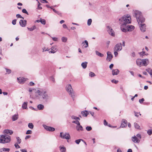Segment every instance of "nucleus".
<instances>
[{
	"label": "nucleus",
	"instance_id": "39448f33",
	"mask_svg": "<svg viewBox=\"0 0 152 152\" xmlns=\"http://www.w3.org/2000/svg\"><path fill=\"white\" fill-rule=\"evenodd\" d=\"M11 140V137L10 136L6 134L1 135L0 137V143H6L10 142Z\"/></svg>",
	"mask_w": 152,
	"mask_h": 152
},
{
	"label": "nucleus",
	"instance_id": "4468645a",
	"mask_svg": "<svg viewBox=\"0 0 152 152\" xmlns=\"http://www.w3.org/2000/svg\"><path fill=\"white\" fill-rule=\"evenodd\" d=\"M119 72V70L118 69H113L112 70V74L113 75H118Z\"/></svg>",
	"mask_w": 152,
	"mask_h": 152
},
{
	"label": "nucleus",
	"instance_id": "2eb2a0df",
	"mask_svg": "<svg viewBox=\"0 0 152 152\" xmlns=\"http://www.w3.org/2000/svg\"><path fill=\"white\" fill-rule=\"evenodd\" d=\"M17 80L18 83H23L26 80L25 78L21 77L18 78Z\"/></svg>",
	"mask_w": 152,
	"mask_h": 152
},
{
	"label": "nucleus",
	"instance_id": "7ed1b4c3",
	"mask_svg": "<svg viewBox=\"0 0 152 152\" xmlns=\"http://www.w3.org/2000/svg\"><path fill=\"white\" fill-rule=\"evenodd\" d=\"M35 90V93L38 94L37 96L39 99L44 102H47L50 99V95L45 89L39 88Z\"/></svg>",
	"mask_w": 152,
	"mask_h": 152
},
{
	"label": "nucleus",
	"instance_id": "9b49d317",
	"mask_svg": "<svg viewBox=\"0 0 152 152\" xmlns=\"http://www.w3.org/2000/svg\"><path fill=\"white\" fill-rule=\"evenodd\" d=\"M27 21L26 20H21L19 22L20 25L22 27H25L26 25Z\"/></svg>",
	"mask_w": 152,
	"mask_h": 152
},
{
	"label": "nucleus",
	"instance_id": "774afa93",
	"mask_svg": "<svg viewBox=\"0 0 152 152\" xmlns=\"http://www.w3.org/2000/svg\"><path fill=\"white\" fill-rule=\"evenodd\" d=\"M29 84H30V86H33L34 85V83L33 82H31L29 83Z\"/></svg>",
	"mask_w": 152,
	"mask_h": 152
},
{
	"label": "nucleus",
	"instance_id": "680f3d73",
	"mask_svg": "<svg viewBox=\"0 0 152 152\" xmlns=\"http://www.w3.org/2000/svg\"><path fill=\"white\" fill-rule=\"evenodd\" d=\"M31 137V136L30 135H27L26 136V137H25V139L26 140H27L28 139H29V138H30Z\"/></svg>",
	"mask_w": 152,
	"mask_h": 152
},
{
	"label": "nucleus",
	"instance_id": "dca6fc26",
	"mask_svg": "<svg viewBox=\"0 0 152 152\" xmlns=\"http://www.w3.org/2000/svg\"><path fill=\"white\" fill-rule=\"evenodd\" d=\"M3 132L4 134H12L13 131L9 129H5L4 130Z\"/></svg>",
	"mask_w": 152,
	"mask_h": 152
},
{
	"label": "nucleus",
	"instance_id": "393cba45",
	"mask_svg": "<svg viewBox=\"0 0 152 152\" xmlns=\"http://www.w3.org/2000/svg\"><path fill=\"white\" fill-rule=\"evenodd\" d=\"M87 63V62H85L81 64V66L83 69H85L86 68Z\"/></svg>",
	"mask_w": 152,
	"mask_h": 152
},
{
	"label": "nucleus",
	"instance_id": "6e6552de",
	"mask_svg": "<svg viewBox=\"0 0 152 152\" xmlns=\"http://www.w3.org/2000/svg\"><path fill=\"white\" fill-rule=\"evenodd\" d=\"M107 31L108 32L109 34L113 37L115 36V34L114 32L111 27L109 26H107Z\"/></svg>",
	"mask_w": 152,
	"mask_h": 152
},
{
	"label": "nucleus",
	"instance_id": "a18cd8bd",
	"mask_svg": "<svg viewBox=\"0 0 152 152\" xmlns=\"http://www.w3.org/2000/svg\"><path fill=\"white\" fill-rule=\"evenodd\" d=\"M16 17L18 18H21L23 19H24V18L22 17L20 14H17L16 15Z\"/></svg>",
	"mask_w": 152,
	"mask_h": 152
},
{
	"label": "nucleus",
	"instance_id": "338daca9",
	"mask_svg": "<svg viewBox=\"0 0 152 152\" xmlns=\"http://www.w3.org/2000/svg\"><path fill=\"white\" fill-rule=\"evenodd\" d=\"M113 64H111L109 66V68L110 69H111L113 67Z\"/></svg>",
	"mask_w": 152,
	"mask_h": 152
},
{
	"label": "nucleus",
	"instance_id": "8fccbe9b",
	"mask_svg": "<svg viewBox=\"0 0 152 152\" xmlns=\"http://www.w3.org/2000/svg\"><path fill=\"white\" fill-rule=\"evenodd\" d=\"M16 20L14 19L13 20L12 22V23L13 25H15L16 24Z\"/></svg>",
	"mask_w": 152,
	"mask_h": 152
},
{
	"label": "nucleus",
	"instance_id": "ea45409f",
	"mask_svg": "<svg viewBox=\"0 0 152 152\" xmlns=\"http://www.w3.org/2000/svg\"><path fill=\"white\" fill-rule=\"evenodd\" d=\"M55 130V129L54 128L49 126V130L48 131H51V132H53Z\"/></svg>",
	"mask_w": 152,
	"mask_h": 152
},
{
	"label": "nucleus",
	"instance_id": "cd10ccee",
	"mask_svg": "<svg viewBox=\"0 0 152 152\" xmlns=\"http://www.w3.org/2000/svg\"><path fill=\"white\" fill-rule=\"evenodd\" d=\"M27 28L29 31H32L36 28V27L35 26H34L31 28L27 27Z\"/></svg>",
	"mask_w": 152,
	"mask_h": 152
},
{
	"label": "nucleus",
	"instance_id": "de8ad7c7",
	"mask_svg": "<svg viewBox=\"0 0 152 152\" xmlns=\"http://www.w3.org/2000/svg\"><path fill=\"white\" fill-rule=\"evenodd\" d=\"M32 133V132L31 130H28L26 132V134H31Z\"/></svg>",
	"mask_w": 152,
	"mask_h": 152
},
{
	"label": "nucleus",
	"instance_id": "c85d7f7f",
	"mask_svg": "<svg viewBox=\"0 0 152 152\" xmlns=\"http://www.w3.org/2000/svg\"><path fill=\"white\" fill-rule=\"evenodd\" d=\"M134 127L136 129H139V128L140 127V126H139V125L136 123H134Z\"/></svg>",
	"mask_w": 152,
	"mask_h": 152
},
{
	"label": "nucleus",
	"instance_id": "c03bdc74",
	"mask_svg": "<svg viewBox=\"0 0 152 152\" xmlns=\"http://www.w3.org/2000/svg\"><path fill=\"white\" fill-rule=\"evenodd\" d=\"M22 12L23 13H26V14H27L28 15V12L26 11V9H22Z\"/></svg>",
	"mask_w": 152,
	"mask_h": 152
},
{
	"label": "nucleus",
	"instance_id": "b1692460",
	"mask_svg": "<svg viewBox=\"0 0 152 152\" xmlns=\"http://www.w3.org/2000/svg\"><path fill=\"white\" fill-rule=\"evenodd\" d=\"M146 71L150 74L152 77V69L149 68L146 69Z\"/></svg>",
	"mask_w": 152,
	"mask_h": 152
},
{
	"label": "nucleus",
	"instance_id": "49530a36",
	"mask_svg": "<svg viewBox=\"0 0 152 152\" xmlns=\"http://www.w3.org/2000/svg\"><path fill=\"white\" fill-rule=\"evenodd\" d=\"M134 113L135 116L137 117H138L139 116V115H141V114L135 112V111H134Z\"/></svg>",
	"mask_w": 152,
	"mask_h": 152
},
{
	"label": "nucleus",
	"instance_id": "473e14b6",
	"mask_svg": "<svg viewBox=\"0 0 152 152\" xmlns=\"http://www.w3.org/2000/svg\"><path fill=\"white\" fill-rule=\"evenodd\" d=\"M60 150L61 152H66V148L65 147H62L60 148Z\"/></svg>",
	"mask_w": 152,
	"mask_h": 152
},
{
	"label": "nucleus",
	"instance_id": "4be33fe9",
	"mask_svg": "<svg viewBox=\"0 0 152 152\" xmlns=\"http://www.w3.org/2000/svg\"><path fill=\"white\" fill-rule=\"evenodd\" d=\"M81 114L83 116L86 117L88 114V113L87 110H85L81 112Z\"/></svg>",
	"mask_w": 152,
	"mask_h": 152
},
{
	"label": "nucleus",
	"instance_id": "6e6d98bb",
	"mask_svg": "<svg viewBox=\"0 0 152 152\" xmlns=\"http://www.w3.org/2000/svg\"><path fill=\"white\" fill-rule=\"evenodd\" d=\"M107 122L105 120H104V124L105 126H107Z\"/></svg>",
	"mask_w": 152,
	"mask_h": 152
},
{
	"label": "nucleus",
	"instance_id": "6ab92c4d",
	"mask_svg": "<svg viewBox=\"0 0 152 152\" xmlns=\"http://www.w3.org/2000/svg\"><path fill=\"white\" fill-rule=\"evenodd\" d=\"M37 107L39 110H42L44 109V107L43 104H39L37 105Z\"/></svg>",
	"mask_w": 152,
	"mask_h": 152
},
{
	"label": "nucleus",
	"instance_id": "58836bf2",
	"mask_svg": "<svg viewBox=\"0 0 152 152\" xmlns=\"http://www.w3.org/2000/svg\"><path fill=\"white\" fill-rule=\"evenodd\" d=\"M17 140V143L20 144L21 142V140L20 138L18 137L16 138Z\"/></svg>",
	"mask_w": 152,
	"mask_h": 152
},
{
	"label": "nucleus",
	"instance_id": "ddd939ff",
	"mask_svg": "<svg viewBox=\"0 0 152 152\" xmlns=\"http://www.w3.org/2000/svg\"><path fill=\"white\" fill-rule=\"evenodd\" d=\"M122 123L121 127L122 128L125 127L127 125V122L125 119H123L122 120Z\"/></svg>",
	"mask_w": 152,
	"mask_h": 152
},
{
	"label": "nucleus",
	"instance_id": "2f4dec72",
	"mask_svg": "<svg viewBox=\"0 0 152 152\" xmlns=\"http://www.w3.org/2000/svg\"><path fill=\"white\" fill-rule=\"evenodd\" d=\"M40 21L41 23L45 25L46 23V21L45 19H42V18H40Z\"/></svg>",
	"mask_w": 152,
	"mask_h": 152
},
{
	"label": "nucleus",
	"instance_id": "e2e57ef3",
	"mask_svg": "<svg viewBox=\"0 0 152 152\" xmlns=\"http://www.w3.org/2000/svg\"><path fill=\"white\" fill-rule=\"evenodd\" d=\"M41 2L43 3H48V1L46 0H42V1H41Z\"/></svg>",
	"mask_w": 152,
	"mask_h": 152
},
{
	"label": "nucleus",
	"instance_id": "79ce46f5",
	"mask_svg": "<svg viewBox=\"0 0 152 152\" xmlns=\"http://www.w3.org/2000/svg\"><path fill=\"white\" fill-rule=\"evenodd\" d=\"M43 126L44 127V128L47 131H48V130H49V126H48L45 125H43Z\"/></svg>",
	"mask_w": 152,
	"mask_h": 152
},
{
	"label": "nucleus",
	"instance_id": "5fc2aeb1",
	"mask_svg": "<svg viewBox=\"0 0 152 152\" xmlns=\"http://www.w3.org/2000/svg\"><path fill=\"white\" fill-rule=\"evenodd\" d=\"M77 117L75 115H72L71 116V118L72 119L76 120Z\"/></svg>",
	"mask_w": 152,
	"mask_h": 152
},
{
	"label": "nucleus",
	"instance_id": "7c9ffc66",
	"mask_svg": "<svg viewBox=\"0 0 152 152\" xmlns=\"http://www.w3.org/2000/svg\"><path fill=\"white\" fill-rule=\"evenodd\" d=\"M67 38L65 37H63L61 38V40L62 42H66L67 40Z\"/></svg>",
	"mask_w": 152,
	"mask_h": 152
},
{
	"label": "nucleus",
	"instance_id": "a19ab883",
	"mask_svg": "<svg viewBox=\"0 0 152 152\" xmlns=\"http://www.w3.org/2000/svg\"><path fill=\"white\" fill-rule=\"evenodd\" d=\"M86 129L87 131H90L92 129V127L91 126H87L86 127Z\"/></svg>",
	"mask_w": 152,
	"mask_h": 152
},
{
	"label": "nucleus",
	"instance_id": "9d476101",
	"mask_svg": "<svg viewBox=\"0 0 152 152\" xmlns=\"http://www.w3.org/2000/svg\"><path fill=\"white\" fill-rule=\"evenodd\" d=\"M107 57L106 60L110 61L113 57V56L112 54L111 53L110 51H108L107 53Z\"/></svg>",
	"mask_w": 152,
	"mask_h": 152
},
{
	"label": "nucleus",
	"instance_id": "412c9836",
	"mask_svg": "<svg viewBox=\"0 0 152 152\" xmlns=\"http://www.w3.org/2000/svg\"><path fill=\"white\" fill-rule=\"evenodd\" d=\"M12 118L13 121L17 120L18 118V114H15L13 115L12 117Z\"/></svg>",
	"mask_w": 152,
	"mask_h": 152
},
{
	"label": "nucleus",
	"instance_id": "c9c22d12",
	"mask_svg": "<svg viewBox=\"0 0 152 152\" xmlns=\"http://www.w3.org/2000/svg\"><path fill=\"white\" fill-rule=\"evenodd\" d=\"M89 75L91 77H92L95 76V74L92 72H91L89 74Z\"/></svg>",
	"mask_w": 152,
	"mask_h": 152
},
{
	"label": "nucleus",
	"instance_id": "bf43d9fd",
	"mask_svg": "<svg viewBox=\"0 0 152 152\" xmlns=\"http://www.w3.org/2000/svg\"><path fill=\"white\" fill-rule=\"evenodd\" d=\"M52 39L53 40L55 41H56L58 40V39L57 38L54 37H52Z\"/></svg>",
	"mask_w": 152,
	"mask_h": 152
},
{
	"label": "nucleus",
	"instance_id": "09e8293b",
	"mask_svg": "<svg viewBox=\"0 0 152 152\" xmlns=\"http://www.w3.org/2000/svg\"><path fill=\"white\" fill-rule=\"evenodd\" d=\"M111 82L113 83H114L115 84H117V83L118 81V80H115L113 79L111 80Z\"/></svg>",
	"mask_w": 152,
	"mask_h": 152
},
{
	"label": "nucleus",
	"instance_id": "a878e982",
	"mask_svg": "<svg viewBox=\"0 0 152 152\" xmlns=\"http://www.w3.org/2000/svg\"><path fill=\"white\" fill-rule=\"evenodd\" d=\"M95 52H96V55L99 57H102L104 56L103 54H102L100 53V52H99V51H96Z\"/></svg>",
	"mask_w": 152,
	"mask_h": 152
},
{
	"label": "nucleus",
	"instance_id": "5701e85b",
	"mask_svg": "<svg viewBox=\"0 0 152 152\" xmlns=\"http://www.w3.org/2000/svg\"><path fill=\"white\" fill-rule=\"evenodd\" d=\"M27 103H28L27 102H24L23 103L22 105L23 109H27Z\"/></svg>",
	"mask_w": 152,
	"mask_h": 152
},
{
	"label": "nucleus",
	"instance_id": "bb28decb",
	"mask_svg": "<svg viewBox=\"0 0 152 152\" xmlns=\"http://www.w3.org/2000/svg\"><path fill=\"white\" fill-rule=\"evenodd\" d=\"M28 126L30 129H33L34 128V125L31 123H30L28 124Z\"/></svg>",
	"mask_w": 152,
	"mask_h": 152
},
{
	"label": "nucleus",
	"instance_id": "1a4fd4ad",
	"mask_svg": "<svg viewBox=\"0 0 152 152\" xmlns=\"http://www.w3.org/2000/svg\"><path fill=\"white\" fill-rule=\"evenodd\" d=\"M115 51H119L122 49L121 44V43L117 44L115 46Z\"/></svg>",
	"mask_w": 152,
	"mask_h": 152
},
{
	"label": "nucleus",
	"instance_id": "052dcab7",
	"mask_svg": "<svg viewBox=\"0 0 152 152\" xmlns=\"http://www.w3.org/2000/svg\"><path fill=\"white\" fill-rule=\"evenodd\" d=\"M20 151L22 152H27L26 150V149H21Z\"/></svg>",
	"mask_w": 152,
	"mask_h": 152
},
{
	"label": "nucleus",
	"instance_id": "f257e3e1",
	"mask_svg": "<svg viewBox=\"0 0 152 152\" xmlns=\"http://www.w3.org/2000/svg\"><path fill=\"white\" fill-rule=\"evenodd\" d=\"M119 23L121 24V28L122 31L126 32L127 31H131L134 28V27L128 24L131 23V18L128 15H125L119 19Z\"/></svg>",
	"mask_w": 152,
	"mask_h": 152
},
{
	"label": "nucleus",
	"instance_id": "0eeeda50",
	"mask_svg": "<svg viewBox=\"0 0 152 152\" xmlns=\"http://www.w3.org/2000/svg\"><path fill=\"white\" fill-rule=\"evenodd\" d=\"M60 137L63 139H66L67 140L69 139L70 138V135L68 133H64L63 132H61Z\"/></svg>",
	"mask_w": 152,
	"mask_h": 152
},
{
	"label": "nucleus",
	"instance_id": "423d86ee",
	"mask_svg": "<svg viewBox=\"0 0 152 152\" xmlns=\"http://www.w3.org/2000/svg\"><path fill=\"white\" fill-rule=\"evenodd\" d=\"M137 65L140 67L142 66H146L149 63V60L148 59H137L136 61Z\"/></svg>",
	"mask_w": 152,
	"mask_h": 152
},
{
	"label": "nucleus",
	"instance_id": "aec40b11",
	"mask_svg": "<svg viewBox=\"0 0 152 152\" xmlns=\"http://www.w3.org/2000/svg\"><path fill=\"white\" fill-rule=\"evenodd\" d=\"M82 44H83V46L85 48H87L88 46V41L86 40L82 42Z\"/></svg>",
	"mask_w": 152,
	"mask_h": 152
},
{
	"label": "nucleus",
	"instance_id": "4c0bfd02",
	"mask_svg": "<svg viewBox=\"0 0 152 152\" xmlns=\"http://www.w3.org/2000/svg\"><path fill=\"white\" fill-rule=\"evenodd\" d=\"M2 151H5L6 152H9L10 151V148H2Z\"/></svg>",
	"mask_w": 152,
	"mask_h": 152
},
{
	"label": "nucleus",
	"instance_id": "69168bd1",
	"mask_svg": "<svg viewBox=\"0 0 152 152\" xmlns=\"http://www.w3.org/2000/svg\"><path fill=\"white\" fill-rule=\"evenodd\" d=\"M53 11L55 13L58 14H59V12H58L55 9H53Z\"/></svg>",
	"mask_w": 152,
	"mask_h": 152
},
{
	"label": "nucleus",
	"instance_id": "20e7f679",
	"mask_svg": "<svg viewBox=\"0 0 152 152\" xmlns=\"http://www.w3.org/2000/svg\"><path fill=\"white\" fill-rule=\"evenodd\" d=\"M66 91L68 92L69 95L74 100L75 97V93L73 88L71 84H67L65 87Z\"/></svg>",
	"mask_w": 152,
	"mask_h": 152
},
{
	"label": "nucleus",
	"instance_id": "72a5a7b5",
	"mask_svg": "<svg viewBox=\"0 0 152 152\" xmlns=\"http://www.w3.org/2000/svg\"><path fill=\"white\" fill-rule=\"evenodd\" d=\"M81 141H83V140L82 139H78L75 140V142L77 144H79Z\"/></svg>",
	"mask_w": 152,
	"mask_h": 152
},
{
	"label": "nucleus",
	"instance_id": "603ef678",
	"mask_svg": "<svg viewBox=\"0 0 152 152\" xmlns=\"http://www.w3.org/2000/svg\"><path fill=\"white\" fill-rule=\"evenodd\" d=\"M144 101V99L143 98H142L141 99H140L139 100V102L141 104L142 103V102Z\"/></svg>",
	"mask_w": 152,
	"mask_h": 152
},
{
	"label": "nucleus",
	"instance_id": "0e129e2a",
	"mask_svg": "<svg viewBox=\"0 0 152 152\" xmlns=\"http://www.w3.org/2000/svg\"><path fill=\"white\" fill-rule=\"evenodd\" d=\"M63 28H68L67 26H66V25L65 24H63Z\"/></svg>",
	"mask_w": 152,
	"mask_h": 152
},
{
	"label": "nucleus",
	"instance_id": "3c124183",
	"mask_svg": "<svg viewBox=\"0 0 152 152\" xmlns=\"http://www.w3.org/2000/svg\"><path fill=\"white\" fill-rule=\"evenodd\" d=\"M15 148H20V146L18 144V143H15Z\"/></svg>",
	"mask_w": 152,
	"mask_h": 152
},
{
	"label": "nucleus",
	"instance_id": "4d7b16f0",
	"mask_svg": "<svg viewBox=\"0 0 152 152\" xmlns=\"http://www.w3.org/2000/svg\"><path fill=\"white\" fill-rule=\"evenodd\" d=\"M117 51H115L114 52V54L115 57H116L118 55V53L117 52Z\"/></svg>",
	"mask_w": 152,
	"mask_h": 152
},
{
	"label": "nucleus",
	"instance_id": "f03ea898",
	"mask_svg": "<svg viewBox=\"0 0 152 152\" xmlns=\"http://www.w3.org/2000/svg\"><path fill=\"white\" fill-rule=\"evenodd\" d=\"M133 16L136 17L138 24L140 25V28L141 31L144 32L146 31V25L143 23L145 21V19L142 15L141 12L138 10L134 11Z\"/></svg>",
	"mask_w": 152,
	"mask_h": 152
},
{
	"label": "nucleus",
	"instance_id": "c756f323",
	"mask_svg": "<svg viewBox=\"0 0 152 152\" xmlns=\"http://www.w3.org/2000/svg\"><path fill=\"white\" fill-rule=\"evenodd\" d=\"M92 20L91 19H89L87 21V24L88 26H90Z\"/></svg>",
	"mask_w": 152,
	"mask_h": 152
},
{
	"label": "nucleus",
	"instance_id": "f3484780",
	"mask_svg": "<svg viewBox=\"0 0 152 152\" xmlns=\"http://www.w3.org/2000/svg\"><path fill=\"white\" fill-rule=\"evenodd\" d=\"M76 129L78 131H83V129L80 124L78 125H77L76 126Z\"/></svg>",
	"mask_w": 152,
	"mask_h": 152
},
{
	"label": "nucleus",
	"instance_id": "a211bd4d",
	"mask_svg": "<svg viewBox=\"0 0 152 152\" xmlns=\"http://www.w3.org/2000/svg\"><path fill=\"white\" fill-rule=\"evenodd\" d=\"M132 141L134 142L138 143L140 142V140H139L135 136L132 137Z\"/></svg>",
	"mask_w": 152,
	"mask_h": 152
},
{
	"label": "nucleus",
	"instance_id": "37998d69",
	"mask_svg": "<svg viewBox=\"0 0 152 152\" xmlns=\"http://www.w3.org/2000/svg\"><path fill=\"white\" fill-rule=\"evenodd\" d=\"M5 69H6V72L7 74H9L11 73V71L10 69H8L7 68H5Z\"/></svg>",
	"mask_w": 152,
	"mask_h": 152
},
{
	"label": "nucleus",
	"instance_id": "13d9d810",
	"mask_svg": "<svg viewBox=\"0 0 152 152\" xmlns=\"http://www.w3.org/2000/svg\"><path fill=\"white\" fill-rule=\"evenodd\" d=\"M75 124H76L77 125H78L80 124L79 121L78 120H75Z\"/></svg>",
	"mask_w": 152,
	"mask_h": 152
},
{
	"label": "nucleus",
	"instance_id": "f8f14e48",
	"mask_svg": "<svg viewBox=\"0 0 152 152\" xmlns=\"http://www.w3.org/2000/svg\"><path fill=\"white\" fill-rule=\"evenodd\" d=\"M51 50L49 51V53H54L56 52L58 50L57 47L56 46H53L51 48Z\"/></svg>",
	"mask_w": 152,
	"mask_h": 152
},
{
	"label": "nucleus",
	"instance_id": "864d4df0",
	"mask_svg": "<svg viewBox=\"0 0 152 152\" xmlns=\"http://www.w3.org/2000/svg\"><path fill=\"white\" fill-rule=\"evenodd\" d=\"M50 80L52 81H53V82L54 83H55V79L53 77H50Z\"/></svg>",
	"mask_w": 152,
	"mask_h": 152
},
{
	"label": "nucleus",
	"instance_id": "f704fd0d",
	"mask_svg": "<svg viewBox=\"0 0 152 152\" xmlns=\"http://www.w3.org/2000/svg\"><path fill=\"white\" fill-rule=\"evenodd\" d=\"M148 134L149 135H150L152 134V129H149L147 132Z\"/></svg>",
	"mask_w": 152,
	"mask_h": 152
},
{
	"label": "nucleus",
	"instance_id": "e433bc0d",
	"mask_svg": "<svg viewBox=\"0 0 152 152\" xmlns=\"http://www.w3.org/2000/svg\"><path fill=\"white\" fill-rule=\"evenodd\" d=\"M38 5L37 9L39 10H41L42 8V7L41 6L42 4L40 3L39 1H38Z\"/></svg>",
	"mask_w": 152,
	"mask_h": 152
}]
</instances>
